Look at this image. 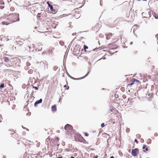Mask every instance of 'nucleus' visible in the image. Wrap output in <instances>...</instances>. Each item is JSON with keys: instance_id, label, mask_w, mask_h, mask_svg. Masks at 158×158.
<instances>
[{"instance_id": "nucleus-41", "label": "nucleus", "mask_w": 158, "mask_h": 158, "mask_svg": "<svg viewBox=\"0 0 158 158\" xmlns=\"http://www.w3.org/2000/svg\"><path fill=\"white\" fill-rule=\"evenodd\" d=\"M74 40V39H73V40H72V41L71 42V43H70V44H69V46L70 45H71L72 44V43H73V41Z\"/></svg>"}, {"instance_id": "nucleus-45", "label": "nucleus", "mask_w": 158, "mask_h": 158, "mask_svg": "<svg viewBox=\"0 0 158 158\" xmlns=\"http://www.w3.org/2000/svg\"><path fill=\"white\" fill-rule=\"evenodd\" d=\"M65 55H64V60H65Z\"/></svg>"}, {"instance_id": "nucleus-5", "label": "nucleus", "mask_w": 158, "mask_h": 158, "mask_svg": "<svg viewBox=\"0 0 158 158\" xmlns=\"http://www.w3.org/2000/svg\"><path fill=\"white\" fill-rule=\"evenodd\" d=\"M64 128L65 130L67 131L68 130H71L72 129H73V127L71 125L67 124L65 126Z\"/></svg>"}, {"instance_id": "nucleus-16", "label": "nucleus", "mask_w": 158, "mask_h": 158, "mask_svg": "<svg viewBox=\"0 0 158 158\" xmlns=\"http://www.w3.org/2000/svg\"><path fill=\"white\" fill-rule=\"evenodd\" d=\"M146 16H143V18H148V16H149V17H148L149 18H150L151 17V11L150 10L148 12V14H147Z\"/></svg>"}, {"instance_id": "nucleus-61", "label": "nucleus", "mask_w": 158, "mask_h": 158, "mask_svg": "<svg viewBox=\"0 0 158 158\" xmlns=\"http://www.w3.org/2000/svg\"><path fill=\"white\" fill-rule=\"evenodd\" d=\"M93 133H94V132H96V131H93Z\"/></svg>"}, {"instance_id": "nucleus-44", "label": "nucleus", "mask_w": 158, "mask_h": 158, "mask_svg": "<svg viewBox=\"0 0 158 158\" xmlns=\"http://www.w3.org/2000/svg\"><path fill=\"white\" fill-rule=\"evenodd\" d=\"M155 18L156 19H158V15H157V16H155Z\"/></svg>"}, {"instance_id": "nucleus-58", "label": "nucleus", "mask_w": 158, "mask_h": 158, "mask_svg": "<svg viewBox=\"0 0 158 158\" xmlns=\"http://www.w3.org/2000/svg\"><path fill=\"white\" fill-rule=\"evenodd\" d=\"M4 23H5V22H2V24H4Z\"/></svg>"}, {"instance_id": "nucleus-25", "label": "nucleus", "mask_w": 158, "mask_h": 158, "mask_svg": "<svg viewBox=\"0 0 158 158\" xmlns=\"http://www.w3.org/2000/svg\"><path fill=\"white\" fill-rule=\"evenodd\" d=\"M136 79H135V78H133V79H132V81H132L134 83L135 82H136Z\"/></svg>"}, {"instance_id": "nucleus-29", "label": "nucleus", "mask_w": 158, "mask_h": 158, "mask_svg": "<svg viewBox=\"0 0 158 158\" xmlns=\"http://www.w3.org/2000/svg\"><path fill=\"white\" fill-rule=\"evenodd\" d=\"M136 136L138 138H139L141 137V135L139 134H137Z\"/></svg>"}, {"instance_id": "nucleus-53", "label": "nucleus", "mask_w": 158, "mask_h": 158, "mask_svg": "<svg viewBox=\"0 0 158 158\" xmlns=\"http://www.w3.org/2000/svg\"><path fill=\"white\" fill-rule=\"evenodd\" d=\"M113 110H112V109H110V111H111V112H113Z\"/></svg>"}, {"instance_id": "nucleus-30", "label": "nucleus", "mask_w": 158, "mask_h": 158, "mask_svg": "<svg viewBox=\"0 0 158 158\" xmlns=\"http://www.w3.org/2000/svg\"><path fill=\"white\" fill-rule=\"evenodd\" d=\"M40 14L38 13L37 15V17L38 18H40Z\"/></svg>"}, {"instance_id": "nucleus-19", "label": "nucleus", "mask_w": 158, "mask_h": 158, "mask_svg": "<svg viewBox=\"0 0 158 158\" xmlns=\"http://www.w3.org/2000/svg\"><path fill=\"white\" fill-rule=\"evenodd\" d=\"M147 143L148 144H150L151 143V139H149L147 140Z\"/></svg>"}, {"instance_id": "nucleus-22", "label": "nucleus", "mask_w": 158, "mask_h": 158, "mask_svg": "<svg viewBox=\"0 0 158 158\" xmlns=\"http://www.w3.org/2000/svg\"><path fill=\"white\" fill-rule=\"evenodd\" d=\"M32 88L35 89L36 90H38V88L37 87L34 86L33 85H32Z\"/></svg>"}, {"instance_id": "nucleus-57", "label": "nucleus", "mask_w": 158, "mask_h": 158, "mask_svg": "<svg viewBox=\"0 0 158 158\" xmlns=\"http://www.w3.org/2000/svg\"><path fill=\"white\" fill-rule=\"evenodd\" d=\"M57 67V66H55V67H54V68L55 69H56V68Z\"/></svg>"}, {"instance_id": "nucleus-60", "label": "nucleus", "mask_w": 158, "mask_h": 158, "mask_svg": "<svg viewBox=\"0 0 158 158\" xmlns=\"http://www.w3.org/2000/svg\"><path fill=\"white\" fill-rule=\"evenodd\" d=\"M44 53H45V52H42V54L43 55V54H44Z\"/></svg>"}, {"instance_id": "nucleus-63", "label": "nucleus", "mask_w": 158, "mask_h": 158, "mask_svg": "<svg viewBox=\"0 0 158 158\" xmlns=\"http://www.w3.org/2000/svg\"><path fill=\"white\" fill-rule=\"evenodd\" d=\"M143 43L144 44H145V41H144L143 42Z\"/></svg>"}, {"instance_id": "nucleus-46", "label": "nucleus", "mask_w": 158, "mask_h": 158, "mask_svg": "<svg viewBox=\"0 0 158 158\" xmlns=\"http://www.w3.org/2000/svg\"><path fill=\"white\" fill-rule=\"evenodd\" d=\"M69 89V86H68L67 87V88H66V89L67 90H68Z\"/></svg>"}, {"instance_id": "nucleus-10", "label": "nucleus", "mask_w": 158, "mask_h": 158, "mask_svg": "<svg viewBox=\"0 0 158 158\" xmlns=\"http://www.w3.org/2000/svg\"><path fill=\"white\" fill-rule=\"evenodd\" d=\"M142 149H143V152H145L146 151H148V148L147 146L145 144H143L142 147Z\"/></svg>"}, {"instance_id": "nucleus-34", "label": "nucleus", "mask_w": 158, "mask_h": 158, "mask_svg": "<svg viewBox=\"0 0 158 158\" xmlns=\"http://www.w3.org/2000/svg\"><path fill=\"white\" fill-rule=\"evenodd\" d=\"M99 48H95V49H93L92 51H95L96 50H97Z\"/></svg>"}, {"instance_id": "nucleus-31", "label": "nucleus", "mask_w": 158, "mask_h": 158, "mask_svg": "<svg viewBox=\"0 0 158 158\" xmlns=\"http://www.w3.org/2000/svg\"><path fill=\"white\" fill-rule=\"evenodd\" d=\"M141 15H142V16H143V15L146 16L147 14H146L145 13L143 12L142 13Z\"/></svg>"}, {"instance_id": "nucleus-11", "label": "nucleus", "mask_w": 158, "mask_h": 158, "mask_svg": "<svg viewBox=\"0 0 158 158\" xmlns=\"http://www.w3.org/2000/svg\"><path fill=\"white\" fill-rule=\"evenodd\" d=\"M78 141L80 142L83 143H86V141L85 139L81 136L80 139H79Z\"/></svg>"}, {"instance_id": "nucleus-17", "label": "nucleus", "mask_w": 158, "mask_h": 158, "mask_svg": "<svg viewBox=\"0 0 158 158\" xmlns=\"http://www.w3.org/2000/svg\"><path fill=\"white\" fill-rule=\"evenodd\" d=\"M46 20L47 22V23L49 24L50 23L52 22L51 20L50 19H49L48 18H47L46 19Z\"/></svg>"}, {"instance_id": "nucleus-37", "label": "nucleus", "mask_w": 158, "mask_h": 158, "mask_svg": "<svg viewBox=\"0 0 158 158\" xmlns=\"http://www.w3.org/2000/svg\"><path fill=\"white\" fill-rule=\"evenodd\" d=\"M98 156L97 155H96V156H94L93 157V158H98Z\"/></svg>"}, {"instance_id": "nucleus-59", "label": "nucleus", "mask_w": 158, "mask_h": 158, "mask_svg": "<svg viewBox=\"0 0 158 158\" xmlns=\"http://www.w3.org/2000/svg\"><path fill=\"white\" fill-rule=\"evenodd\" d=\"M66 85H64V87H66Z\"/></svg>"}, {"instance_id": "nucleus-49", "label": "nucleus", "mask_w": 158, "mask_h": 158, "mask_svg": "<svg viewBox=\"0 0 158 158\" xmlns=\"http://www.w3.org/2000/svg\"><path fill=\"white\" fill-rule=\"evenodd\" d=\"M34 94V92H32L31 94V95L32 96Z\"/></svg>"}, {"instance_id": "nucleus-50", "label": "nucleus", "mask_w": 158, "mask_h": 158, "mask_svg": "<svg viewBox=\"0 0 158 158\" xmlns=\"http://www.w3.org/2000/svg\"><path fill=\"white\" fill-rule=\"evenodd\" d=\"M88 64H89V65H91V63H90V62H88Z\"/></svg>"}, {"instance_id": "nucleus-36", "label": "nucleus", "mask_w": 158, "mask_h": 158, "mask_svg": "<svg viewBox=\"0 0 158 158\" xmlns=\"http://www.w3.org/2000/svg\"><path fill=\"white\" fill-rule=\"evenodd\" d=\"M136 83H141V82H140V81L139 80H137V79H136Z\"/></svg>"}, {"instance_id": "nucleus-64", "label": "nucleus", "mask_w": 158, "mask_h": 158, "mask_svg": "<svg viewBox=\"0 0 158 158\" xmlns=\"http://www.w3.org/2000/svg\"><path fill=\"white\" fill-rule=\"evenodd\" d=\"M37 27H35V29H36L37 28Z\"/></svg>"}, {"instance_id": "nucleus-4", "label": "nucleus", "mask_w": 158, "mask_h": 158, "mask_svg": "<svg viewBox=\"0 0 158 158\" xmlns=\"http://www.w3.org/2000/svg\"><path fill=\"white\" fill-rule=\"evenodd\" d=\"M139 150L138 148H135L132 149L131 151V155L134 156L135 157L139 153Z\"/></svg>"}, {"instance_id": "nucleus-48", "label": "nucleus", "mask_w": 158, "mask_h": 158, "mask_svg": "<svg viewBox=\"0 0 158 158\" xmlns=\"http://www.w3.org/2000/svg\"><path fill=\"white\" fill-rule=\"evenodd\" d=\"M57 158H62V156H59V157H57Z\"/></svg>"}, {"instance_id": "nucleus-14", "label": "nucleus", "mask_w": 158, "mask_h": 158, "mask_svg": "<svg viewBox=\"0 0 158 158\" xmlns=\"http://www.w3.org/2000/svg\"><path fill=\"white\" fill-rule=\"evenodd\" d=\"M59 141V138L57 137L54 140L53 142L54 143V144L55 145H58V143H57V142Z\"/></svg>"}, {"instance_id": "nucleus-40", "label": "nucleus", "mask_w": 158, "mask_h": 158, "mask_svg": "<svg viewBox=\"0 0 158 158\" xmlns=\"http://www.w3.org/2000/svg\"><path fill=\"white\" fill-rule=\"evenodd\" d=\"M4 8V6H0V8L1 9H2Z\"/></svg>"}, {"instance_id": "nucleus-21", "label": "nucleus", "mask_w": 158, "mask_h": 158, "mask_svg": "<svg viewBox=\"0 0 158 158\" xmlns=\"http://www.w3.org/2000/svg\"><path fill=\"white\" fill-rule=\"evenodd\" d=\"M59 43L62 46H63L64 45V42L62 41H60L59 42Z\"/></svg>"}, {"instance_id": "nucleus-15", "label": "nucleus", "mask_w": 158, "mask_h": 158, "mask_svg": "<svg viewBox=\"0 0 158 158\" xmlns=\"http://www.w3.org/2000/svg\"><path fill=\"white\" fill-rule=\"evenodd\" d=\"M38 51H41L42 50V47H41V46H42V44L41 43H39L38 44Z\"/></svg>"}, {"instance_id": "nucleus-9", "label": "nucleus", "mask_w": 158, "mask_h": 158, "mask_svg": "<svg viewBox=\"0 0 158 158\" xmlns=\"http://www.w3.org/2000/svg\"><path fill=\"white\" fill-rule=\"evenodd\" d=\"M32 47L30 46H28L29 52H33L35 51V52L36 51V50L35 49V50H34V46L33 44L32 45Z\"/></svg>"}, {"instance_id": "nucleus-62", "label": "nucleus", "mask_w": 158, "mask_h": 158, "mask_svg": "<svg viewBox=\"0 0 158 158\" xmlns=\"http://www.w3.org/2000/svg\"><path fill=\"white\" fill-rule=\"evenodd\" d=\"M112 123H113V124H114L115 123L114 121H113Z\"/></svg>"}, {"instance_id": "nucleus-42", "label": "nucleus", "mask_w": 158, "mask_h": 158, "mask_svg": "<svg viewBox=\"0 0 158 158\" xmlns=\"http://www.w3.org/2000/svg\"><path fill=\"white\" fill-rule=\"evenodd\" d=\"M156 37L157 39H158V34H156Z\"/></svg>"}, {"instance_id": "nucleus-56", "label": "nucleus", "mask_w": 158, "mask_h": 158, "mask_svg": "<svg viewBox=\"0 0 158 158\" xmlns=\"http://www.w3.org/2000/svg\"><path fill=\"white\" fill-rule=\"evenodd\" d=\"M133 44V42H131L130 43V45H132Z\"/></svg>"}, {"instance_id": "nucleus-27", "label": "nucleus", "mask_w": 158, "mask_h": 158, "mask_svg": "<svg viewBox=\"0 0 158 158\" xmlns=\"http://www.w3.org/2000/svg\"><path fill=\"white\" fill-rule=\"evenodd\" d=\"M134 84V83L132 81H131V83L127 85H132Z\"/></svg>"}, {"instance_id": "nucleus-18", "label": "nucleus", "mask_w": 158, "mask_h": 158, "mask_svg": "<svg viewBox=\"0 0 158 158\" xmlns=\"http://www.w3.org/2000/svg\"><path fill=\"white\" fill-rule=\"evenodd\" d=\"M4 87V83L1 84L0 85V89H1Z\"/></svg>"}, {"instance_id": "nucleus-12", "label": "nucleus", "mask_w": 158, "mask_h": 158, "mask_svg": "<svg viewBox=\"0 0 158 158\" xmlns=\"http://www.w3.org/2000/svg\"><path fill=\"white\" fill-rule=\"evenodd\" d=\"M51 110L52 112H54L56 110V105H54L52 106Z\"/></svg>"}, {"instance_id": "nucleus-3", "label": "nucleus", "mask_w": 158, "mask_h": 158, "mask_svg": "<svg viewBox=\"0 0 158 158\" xmlns=\"http://www.w3.org/2000/svg\"><path fill=\"white\" fill-rule=\"evenodd\" d=\"M91 67L90 66V67L89 68L88 71L87 73V74L85 76H84L81 77L79 78H74V77H72L69 74V73H68V72L67 71H66V74H67V76L69 77H70V78H71V79L73 80H80L81 79H83L84 78H85L86 77L89 73L91 70Z\"/></svg>"}, {"instance_id": "nucleus-39", "label": "nucleus", "mask_w": 158, "mask_h": 158, "mask_svg": "<svg viewBox=\"0 0 158 158\" xmlns=\"http://www.w3.org/2000/svg\"><path fill=\"white\" fill-rule=\"evenodd\" d=\"M134 141L136 142L137 143H138V141L136 139H135Z\"/></svg>"}, {"instance_id": "nucleus-32", "label": "nucleus", "mask_w": 158, "mask_h": 158, "mask_svg": "<svg viewBox=\"0 0 158 158\" xmlns=\"http://www.w3.org/2000/svg\"><path fill=\"white\" fill-rule=\"evenodd\" d=\"M134 26L131 29V31H132V30H133V32L134 33V31H135V28H134Z\"/></svg>"}, {"instance_id": "nucleus-7", "label": "nucleus", "mask_w": 158, "mask_h": 158, "mask_svg": "<svg viewBox=\"0 0 158 158\" xmlns=\"http://www.w3.org/2000/svg\"><path fill=\"white\" fill-rule=\"evenodd\" d=\"M42 102V98L40 99L39 100H37L35 103L34 106L35 107H36L37 105L41 103Z\"/></svg>"}, {"instance_id": "nucleus-28", "label": "nucleus", "mask_w": 158, "mask_h": 158, "mask_svg": "<svg viewBox=\"0 0 158 158\" xmlns=\"http://www.w3.org/2000/svg\"><path fill=\"white\" fill-rule=\"evenodd\" d=\"M74 50H73V51L75 52H77V49H76L77 48L75 47L74 48Z\"/></svg>"}, {"instance_id": "nucleus-51", "label": "nucleus", "mask_w": 158, "mask_h": 158, "mask_svg": "<svg viewBox=\"0 0 158 158\" xmlns=\"http://www.w3.org/2000/svg\"><path fill=\"white\" fill-rule=\"evenodd\" d=\"M22 128L23 129H25L26 128V127H23V126H22Z\"/></svg>"}, {"instance_id": "nucleus-6", "label": "nucleus", "mask_w": 158, "mask_h": 158, "mask_svg": "<svg viewBox=\"0 0 158 158\" xmlns=\"http://www.w3.org/2000/svg\"><path fill=\"white\" fill-rule=\"evenodd\" d=\"M47 4L48 5V7L49 8L50 10L52 12H55V10L53 8V6L50 5L49 2H48Z\"/></svg>"}, {"instance_id": "nucleus-26", "label": "nucleus", "mask_w": 158, "mask_h": 158, "mask_svg": "<svg viewBox=\"0 0 158 158\" xmlns=\"http://www.w3.org/2000/svg\"><path fill=\"white\" fill-rule=\"evenodd\" d=\"M101 126L102 128L104 127V126H105L104 123H102L101 124Z\"/></svg>"}, {"instance_id": "nucleus-43", "label": "nucleus", "mask_w": 158, "mask_h": 158, "mask_svg": "<svg viewBox=\"0 0 158 158\" xmlns=\"http://www.w3.org/2000/svg\"><path fill=\"white\" fill-rule=\"evenodd\" d=\"M71 24H72V23L71 22H70L69 23V27H70V26H71Z\"/></svg>"}, {"instance_id": "nucleus-55", "label": "nucleus", "mask_w": 158, "mask_h": 158, "mask_svg": "<svg viewBox=\"0 0 158 158\" xmlns=\"http://www.w3.org/2000/svg\"><path fill=\"white\" fill-rule=\"evenodd\" d=\"M25 129H26L27 131H29V129L27 128H26Z\"/></svg>"}, {"instance_id": "nucleus-1", "label": "nucleus", "mask_w": 158, "mask_h": 158, "mask_svg": "<svg viewBox=\"0 0 158 158\" xmlns=\"http://www.w3.org/2000/svg\"><path fill=\"white\" fill-rule=\"evenodd\" d=\"M20 59L16 58H11L10 60V64H7V66L10 67H12L14 65L20 66L19 64Z\"/></svg>"}, {"instance_id": "nucleus-38", "label": "nucleus", "mask_w": 158, "mask_h": 158, "mask_svg": "<svg viewBox=\"0 0 158 158\" xmlns=\"http://www.w3.org/2000/svg\"><path fill=\"white\" fill-rule=\"evenodd\" d=\"M76 35V32L73 33L72 34V35H73V36L75 35Z\"/></svg>"}, {"instance_id": "nucleus-24", "label": "nucleus", "mask_w": 158, "mask_h": 158, "mask_svg": "<svg viewBox=\"0 0 158 158\" xmlns=\"http://www.w3.org/2000/svg\"><path fill=\"white\" fill-rule=\"evenodd\" d=\"M26 64L27 66H30L31 65V64L29 62H26Z\"/></svg>"}, {"instance_id": "nucleus-52", "label": "nucleus", "mask_w": 158, "mask_h": 158, "mask_svg": "<svg viewBox=\"0 0 158 158\" xmlns=\"http://www.w3.org/2000/svg\"><path fill=\"white\" fill-rule=\"evenodd\" d=\"M145 23L146 24H147L148 23V22L146 21V20H145Z\"/></svg>"}, {"instance_id": "nucleus-47", "label": "nucleus", "mask_w": 158, "mask_h": 158, "mask_svg": "<svg viewBox=\"0 0 158 158\" xmlns=\"http://www.w3.org/2000/svg\"><path fill=\"white\" fill-rule=\"evenodd\" d=\"M1 5H4V3L3 2H2L1 3Z\"/></svg>"}, {"instance_id": "nucleus-8", "label": "nucleus", "mask_w": 158, "mask_h": 158, "mask_svg": "<svg viewBox=\"0 0 158 158\" xmlns=\"http://www.w3.org/2000/svg\"><path fill=\"white\" fill-rule=\"evenodd\" d=\"M3 59L4 60V61L6 62H8L10 64V59H9L8 57L6 56H4L3 57Z\"/></svg>"}, {"instance_id": "nucleus-35", "label": "nucleus", "mask_w": 158, "mask_h": 158, "mask_svg": "<svg viewBox=\"0 0 158 158\" xmlns=\"http://www.w3.org/2000/svg\"><path fill=\"white\" fill-rule=\"evenodd\" d=\"M154 135L155 136H158V133H155L154 134Z\"/></svg>"}, {"instance_id": "nucleus-33", "label": "nucleus", "mask_w": 158, "mask_h": 158, "mask_svg": "<svg viewBox=\"0 0 158 158\" xmlns=\"http://www.w3.org/2000/svg\"><path fill=\"white\" fill-rule=\"evenodd\" d=\"M85 135L86 136H88L89 135V134L86 132L84 133Z\"/></svg>"}, {"instance_id": "nucleus-23", "label": "nucleus", "mask_w": 158, "mask_h": 158, "mask_svg": "<svg viewBox=\"0 0 158 158\" xmlns=\"http://www.w3.org/2000/svg\"><path fill=\"white\" fill-rule=\"evenodd\" d=\"M130 129L129 128H127L126 129V131L127 133H128L130 132Z\"/></svg>"}, {"instance_id": "nucleus-2", "label": "nucleus", "mask_w": 158, "mask_h": 158, "mask_svg": "<svg viewBox=\"0 0 158 158\" xmlns=\"http://www.w3.org/2000/svg\"><path fill=\"white\" fill-rule=\"evenodd\" d=\"M19 14L17 13H13L9 15V17L11 18V21L13 22L19 21Z\"/></svg>"}, {"instance_id": "nucleus-54", "label": "nucleus", "mask_w": 158, "mask_h": 158, "mask_svg": "<svg viewBox=\"0 0 158 158\" xmlns=\"http://www.w3.org/2000/svg\"><path fill=\"white\" fill-rule=\"evenodd\" d=\"M110 158H115L114 156H111Z\"/></svg>"}, {"instance_id": "nucleus-20", "label": "nucleus", "mask_w": 158, "mask_h": 158, "mask_svg": "<svg viewBox=\"0 0 158 158\" xmlns=\"http://www.w3.org/2000/svg\"><path fill=\"white\" fill-rule=\"evenodd\" d=\"M84 48L85 52H86V49L88 48V47L86 45L84 46Z\"/></svg>"}, {"instance_id": "nucleus-13", "label": "nucleus", "mask_w": 158, "mask_h": 158, "mask_svg": "<svg viewBox=\"0 0 158 158\" xmlns=\"http://www.w3.org/2000/svg\"><path fill=\"white\" fill-rule=\"evenodd\" d=\"M112 35L111 33H109L106 36V39L107 40H109L112 37Z\"/></svg>"}]
</instances>
